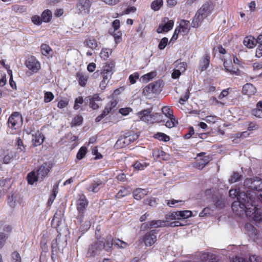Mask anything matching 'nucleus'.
I'll return each mask as SVG.
<instances>
[{"mask_svg": "<svg viewBox=\"0 0 262 262\" xmlns=\"http://www.w3.org/2000/svg\"><path fill=\"white\" fill-rule=\"evenodd\" d=\"M229 195L231 198H236L237 200L233 202L231 208L233 212L236 214L238 212L244 211L246 208V203L248 202V196L244 192H239L238 189H231L229 192Z\"/></svg>", "mask_w": 262, "mask_h": 262, "instance_id": "f257e3e1", "label": "nucleus"}, {"mask_svg": "<svg viewBox=\"0 0 262 262\" xmlns=\"http://www.w3.org/2000/svg\"><path fill=\"white\" fill-rule=\"evenodd\" d=\"M241 212L237 214L238 215H242L245 213L247 217L256 223L262 222V208L258 205L252 204H248V201L246 203V208Z\"/></svg>", "mask_w": 262, "mask_h": 262, "instance_id": "f03ea898", "label": "nucleus"}, {"mask_svg": "<svg viewBox=\"0 0 262 262\" xmlns=\"http://www.w3.org/2000/svg\"><path fill=\"white\" fill-rule=\"evenodd\" d=\"M89 202L84 194H81L77 201L76 209L78 212V219L80 223L83 222L85 210L88 205Z\"/></svg>", "mask_w": 262, "mask_h": 262, "instance_id": "7ed1b4c3", "label": "nucleus"}, {"mask_svg": "<svg viewBox=\"0 0 262 262\" xmlns=\"http://www.w3.org/2000/svg\"><path fill=\"white\" fill-rule=\"evenodd\" d=\"M23 119L21 114L18 112H13L8 120V126L12 129H16L21 125Z\"/></svg>", "mask_w": 262, "mask_h": 262, "instance_id": "20e7f679", "label": "nucleus"}, {"mask_svg": "<svg viewBox=\"0 0 262 262\" xmlns=\"http://www.w3.org/2000/svg\"><path fill=\"white\" fill-rule=\"evenodd\" d=\"M158 231L156 229L151 230L147 231L142 237L139 239L141 243H144L147 247L152 246L157 241V234Z\"/></svg>", "mask_w": 262, "mask_h": 262, "instance_id": "39448f33", "label": "nucleus"}, {"mask_svg": "<svg viewBox=\"0 0 262 262\" xmlns=\"http://www.w3.org/2000/svg\"><path fill=\"white\" fill-rule=\"evenodd\" d=\"M104 242L99 240L93 243L88 249L87 257H93L99 254L104 249Z\"/></svg>", "mask_w": 262, "mask_h": 262, "instance_id": "423d86ee", "label": "nucleus"}, {"mask_svg": "<svg viewBox=\"0 0 262 262\" xmlns=\"http://www.w3.org/2000/svg\"><path fill=\"white\" fill-rule=\"evenodd\" d=\"M53 166V163L49 161L44 162L38 168L36 173L38 177L41 179V180H43V179L48 176V173L52 168Z\"/></svg>", "mask_w": 262, "mask_h": 262, "instance_id": "0eeeda50", "label": "nucleus"}, {"mask_svg": "<svg viewBox=\"0 0 262 262\" xmlns=\"http://www.w3.org/2000/svg\"><path fill=\"white\" fill-rule=\"evenodd\" d=\"M245 185L249 189L260 191L262 190V179L259 178L247 179L245 181Z\"/></svg>", "mask_w": 262, "mask_h": 262, "instance_id": "6e6552de", "label": "nucleus"}, {"mask_svg": "<svg viewBox=\"0 0 262 262\" xmlns=\"http://www.w3.org/2000/svg\"><path fill=\"white\" fill-rule=\"evenodd\" d=\"M92 4V0H78L76 8L81 14H88Z\"/></svg>", "mask_w": 262, "mask_h": 262, "instance_id": "1a4fd4ad", "label": "nucleus"}, {"mask_svg": "<svg viewBox=\"0 0 262 262\" xmlns=\"http://www.w3.org/2000/svg\"><path fill=\"white\" fill-rule=\"evenodd\" d=\"M162 23L157 28V32L158 33L168 32L172 29L174 25V21L173 20H169V18L166 17L162 18Z\"/></svg>", "mask_w": 262, "mask_h": 262, "instance_id": "9d476101", "label": "nucleus"}, {"mask_svg": "<svg viewBox=\"0 0 262 262\" xmlns=\"http://www.w3.org/2000/svg\"><path fill=\"white\" fill-rule=\"evenodd\" d=\"M26 67L33 73H37L40 69V63L34 56L28 57L25 62Z\"/></svg>", "mask_w": 262, "mask_h": 262, "instance_id": "9b49d317", "label": "nucleus"}, {"mask_svg": "<svg viewBox=\"0 0 262 262\" xmlns=\"http://www.w3.org/2000/svg\"><path fill=\"white\" fill-rule=\"evenodd\" d=\"M214 7V4L212 2H207L198 10L197 12L204 18L207 17L212 12Z\"/></svg>", "mask_w": 262, "mask_h": 262, "instance_id": "f8f14e48", "label": "nucleus"}, {"mask_svg": "<svg viewBox=\"0 0 262 262\" xmlns=\"http://www.w3.org/2000/svg\"><path fill=\"white\" fill-rule=\"evenodd\" d=\"M84 101L86 103H89V107L91 108L93 110H96L99 108V105L97 102L101 101L102 99L100 98L99 94H95L92 96L86 97Z\"/></svg>", "mask_w": 262, "mask_h": 262, "instance_id": "ddd939ff", "label": "nucleus"}, {"mask_svg": "<svg viewBox=\"0 0 262 262\" xmlns=\"http://www.w3.org/2000/svg\"><path fill=\"white\" fill-rule=\"evenodd\" d=\"M139 137V135L135 133L134 132H130L127 133H126V135L121 139L118 140L117 143L119 142H121L123 143L124 146L126 145H128L132 142H134L135 140H136Z\"/></svg>", "mask_w": 262, "mask_h": 262, "instance_id": "4468645a", "label": "nucleus"}, {"mask_svg": "<svg viewBox=\"0 0 262 262\" xmlns=\"http://www.w3.org/2000/svg\"><path fill=\"white\" fill-rule=\"evenodd\" d=\"M106 182L100 179L94 180L91 184L88 187V190L90 192L97 193L101 188L105 185Z\"/></svg>", "mask_w": 262, "mask_h": 262, "instance_id": "2eb2a0df", "label": "nucleus"}, {"mask_svg": "<svg viewBox=\"0 0 262 262\" xmlns=\"http://www.w3.org/2000/svg\"><path fill=\"white\" fill-rule=\"evenodd\" d=\"M166 221L163 220H152L148 223H144L142 224V227H144L145 229L162 227L166 226Z\"/></svg>", "mask_w": 262, "mask_h": 262, "instance_id": "dca6fc26", "label": "nucleus"}, {"mask_svg": "<svg viewBox=\"0 0 262 262\" xmlns=\"http://www.w3.org/2000/svg\"><path fill=\"white\" fill-rule=\"evenodd\" d=\"M152 108L150 107L147 109H144L137 113V116L140 119L145 122L149 123V119H150L151 113Z\"/></svg>", "mask_w": 262, "mask_h": 262, "instance_id": "f3484780", "label": "nucleus"}, {"mask_svg": "<svg viewBox=\"0 0 262 262\" xmlns=\"http://www.w3.org/2000/svg\"><path fill=\"white\" fill-rule=\"evenodd\" d=\"M210 62V54L208 53H205L199 62V68L201 71L206 70L208 68Z\"/></svg>", "mask_w": 262, "mask_h": 262, "instance_id": "a211bd4d", "label": "nucleus"}, {"mask_svg": "<svg viewBox=\"0 0 262 262\" xmlns=\"http://www.w3.org/2000/svg\"><path fill=\"white\" fill-rule=\"evenodd\" d=\"M192 214V212L190 210L179 211L172 212L170 216L171 219H187L190 217Z\"/></svg>", "mask_w": 262, "mask_h": 262, "instance_id": "6ab92c4d", "label": "nucleus"}, {"mask_svg": "<svg viewBox=\"0 0 262 262\" xmlns=\"http://www.w3.org/2000/svg\"><path fill=\"white\" fill-rule=\"evenodd\" d=\"M168 156L165 152L158 148H155L152 150V156L155 159L159 160H167Z\"/></svg>", "mask_w": 262, "mask_h": 262, "instance_id": "aec40b11", "label": "nucleus"}, {"mask_svg": "<svg viewBox=\"0 0 262 262\" xmlns=\"http://www.w3.org/2000/svg\"><path fill=\"white\" fill-rule=\"evenodd\" d=\"M256 92V89L254 86L250 83L244 85L242 89V93L244 95H247L248 97L254 95Z\"/></svg>", "mask_w": 262, "mask_h": 262, "instance_id": "412c9836", "label": "nucleus"}, {"mask_svg": "<svg viewBox=\"0 0 262 262\" xmlns=\"http://www.w3.org/2000/svg\"><path fill=\"white\" fill-rule=\"evenodd\" d=\"M117 104L118 101L117 100H112L106 104L103 111L107 115L110 113H114L118 108Z\"/></svg>", "mask_w": 262, "mask_h": 262, "instance_id": "4be33fe9", "label": "nucleus"}, {"mask_svg": "<svg viewBox=\"0 0 262 262\" xmlns=\"http://www.w3.org/2000/svg\"><path fill=\"white\" fill-rule=\"evenodd\" d=\"M32 142L34 147H36L41 145L45 139L43 135L41 133L37 132L32 135Z\"/></svg>", "mask_w": 262, "mask_h": 262, "instance_id": "5701e85b", "label": "nucleus"}, {"mask_svg": "<svg viewBox=\"0 0 262 262\" xmlns=\"http://www.w3.org/2000/svg\"><path fill=\"white\" fill-rule=\"evenodd\" d=\"M249 262H262V258L256 255L249 257ZM232 262H248L245 258L239 256H235L233 258Z\"/></svg>", "mask_w": 262, "mask_h": 262, "instance_id": "b1692460", "label": "nucleus"}, {"mask_svg": "<svg viewBox=\"0 0 262 262\" xmlns=\"http://www.w3.org/2000/svg\"><path fill=\"white\" fill-rule=\"evenodd\" d=\"M40 51L41 54L47 58H52L53 54V51L52 48L46 43H42L40 46Z\"/></svg>", "mask_w": 262, "mask_h": 262, "instance_id": "393cba45", "label": "nucleus"}, {"mask_svg": "<svg viewBox=\"0 0 262 262\" xmlns=\"http://www.w3.org/2000/svg\"><path fill=\"white\" fill-rule=\"evenodd\" d=\"M76 76L79 84L82 87L85 86L89 79V76L87 74L79 72L76 73Z\"/></svg>", "mask_w": 262, "mask_h": 262, "instance_id": "a878e982", "label": "nucleus"}, {"mask_svg": "<svg viewBox=\"0 0 262 262\" xmlns=\"http://www.w3.org/2000/svg\"><path fill=\"white\" fill-rule=\"evenodd\" d=\"M243 43L248 48H253L256 45V38L252 35L247 36L244 39Z\"/></svg>", "mask_w": 262, "mask_h": 262, "instance_id": "bb28decb", "label": "nucleus"}, {"mask_svg": "<svg viewBox=\"0 0 262 262\" xmlns=\"http://www.w3.org/2000/svg\"><path fill=\"white\" fill-rule=\"evenodd\" d=\"M210 161V157L209 156H204L198 160L195 163V167L202 169Z\"/></svg>", "mask_w": 262, "mask_h": 262, "instance_id": "cd10ccee", "label": "nucleus"}, {"mask_svg": "<svg viewBox=\"0 0 262 262\" xmlns=\"http://www.w3.org/2000/svg\"><path fill=\"white\" fill-rule=\"evenodd\" d=\"M147 193V191L145 189L138 188L136 189L133 192V197L137 200H140L143 198Z\"/></svg>", "mask_w": 262, "mask_h": 262, "instance_id": "c85d7f7f", "label": "nucleus"}, {"mask_svg": "<svg viewBox=\"0 0 262 262\" xmlns=\"http://www.w3.org/2000/svg\"><path fill=\"white\" fill-rule=\"evenodd\" d=\"M84 43L85 46L92 49L95 50L98 47V41L93 37H89L86 38Z\"/></svg>", "mask_w": 262, "mask_h": 262, "instance_id": "c756f323", "label": "nucleus"}, {"mask_svg": "<svg viewBox=\"0 0 262 262\" xmlns=\"http://www.w3.org/2000/svg\"><path fill=\"white\" fill-rule=\"evenodd\" d=\"M58 185L59 184H56L53 186L52 193L49 197V199L48 201V206H51L54 200L55 199L57 194L58 193Z\"/></svg>", "mask_w": 262, "mask_h": 262, "instance_id": "7c9ffc66", "label": "nucleus"}, {"mask_svg": "<svg viewBox=\"0 0 262 262\" xmlns=\"http://www.w3.org/2000/svg\"><path fill=\"white\" fill-rule=\"evenodd\" d=\"M41 18L42 22L49 23L52 18V13L50 10H45L41 14Z\"/></svg>", "mask_w": 262, "mask_h": 262, "instance_id": "2f4dec72", "label": "nucleus"}, {"mask_svg": "<svg viewBox=\"0 0 262 262\" xmlns=\"http://www.w3.org/2000/svg\"><path fill=\"white\" fill-rule=\"evenodd\" d=\"M112 49L110 48H102L100 53V57L102 59L106 60L109 56L112 54Z\"/></svg>", "mask_w": 262, "mask_h": 262, "instance_id": "473e14b6", "label": "nucleus"}, {"mask_svg": "<svg viewBox=\"0 0 262 262\" xmlns=\"http://www.w3.org/2000/svg\"><path fill=\"white\" fill-rule=\"evenodd\" d=\"M224 66L225 69V71L227 72L230 73L232 75H241V71L238 68L235 67L233 65H231V66L229 67H226L225 64V62L224 63Z\"/></svg>", "mask_w": 262, "mask_h": 262, "instance_id": "72a5a7b5", "label": "nucleus"}, {"mask_svg": "<svg viewBox=\"0 0 262 262\" xmlns=\"http://www.w3.org/2000/svg\"><path fill=\"white\" fill-rule=\"evenodd\" d=\"M204 19V18L203 17H202L201 15L198 14V12H196L191 24V27L193 28L199 27L200 24Z\"/></svg>", "mask_w": 262, "mask_h": 262, "instance_id": "f704fd0d", "label": "nucleus"}, {"mask_svg": "<svg viewBox=\"0 0 262 262\" xmlns=\"http://www.w3.org/2000/svg\"><path fill=\"white\" fill-rule=\"evenodd\" d=\"M27 178L28 184L30 185L33 184L35 182L38 181V179H39L37 173H36L33 171L28 174Z\"/></svg>", "mask_w": 262, "mask_h": 262, "instance_id": "c9c22d12", "label": "nucleus"}, {"mask_svg": "<svg viewBox=\"0 0 262 262\" xmlns=\"http://www.w3.org/2000/svg\"><path fill=\"white\" fill-rule=\"evenodd\" d=\"M131 193L129 188L122 187L119 190L118 192L115 195L116 199H121L123 197L129 195Z\"/></svg>", "mask_w": 262, "mask_h": 262, "instance_id": "e433bc0d", "label": "nucleus"}, {"mask_svg": "<svg viewBox=\"0 0 262 262\" xmlns=\"http://www.w3.org/2000/svg\"><path fill=\"white\" fill-rule=\"evenodd\" d=\"M114 244V239L112 235H107L106 237V243H104V248L105 249V251L107 252L110 251Z\"/></svg>", "mask_w": 262, "mask_h": 262, "instance_id": "4c0bfd02", "label": "nucleus"}, {"mask_svg": "<svg viewBox=\"0 0 262 262\" xmlns=\"http://www.w3.org/2000/svg\"><path fill=\"white\" fill-rule=\"evenodd\" d=\"M148 165L149 163H147L145 162H141V161H137L133 164V167L136 170H144Z\"/></svg>", "mask_w": 262, "mask_h": 262, "instance_id": "58836bf2", "label": "nucleus"}, {"mask_svg": "<svg viewBox=\"0 0 262 262\" xmlns=\"http://www.w3.org/2000/svg\"><path fill=\"white\" fill-rule=\"evenodd\" d=\"M151 84L153 93L157 94L160 93L162 91V82L160 81H156L154 83H150Z\"/></svg>", "mask_w": 262, "mask_h": 262, "instance_id": "ea45409f", "label": "nucleus"}, {"mask_svg": "<svg viewBox=\"0 0 262 262\" xmlns=\"http://www.w3.org/2000/svg\"><path fill=\"white\" fill-rule=\"evenodd\" d=\"M163 5V0H155L151 3L150 7L151 9L155 11H157L160 10Z\"/></svg>", "mask_w": 262, "mask_h": 262, "instance_id": "a19ab883", "label": "nucleus"}, {"mask_svg": "<svg viewBox=\"0 0 262 262\" xmlns=\"http://www.w3.org/2000/svg\"><path fill=\"white\" fill-rule=\"evenodd\" d=\"M189 24V21L186 20H182L181 23L180 24V27L181 29L182 32L184 34H187L189 31V29L188 28Z\"/></svg>", "mask_w": 262, "mask_h": 262, "instance_id": "79ce46f5", "label": "nucleus"}, {"mask_svg": "<svg viewBox=\"0 0 262 262\" xmlns=\"http://www.w3.org/2000/svg\"><path fill=\"white\" fill-rule=\"evenodd\" d=\"M154 137L160 141L164 142L169 141L170 137L164 133L158 132L154 135Z\"/></svg>", "mask_w": 262, "mask_h": 262, "instance_id": "37998d69", "label": "nucleus"}, {"mask_svg": "<svg viewBox=\"0 0 262 262\" xmlns=\"http://www.w3.org/2000/svg\"><path fill=\"white\" fill-rule=\"evenodd\" d=\"M150 119H149V123H154L155 122H161L162 120V116L159 113H151Z\"/></svg>", "mask_w": 262, "mask_h": 262, "instance_id": "c03bdc74", "label": "nucleus"}, {"mask_svg": "<svg viewBox=\"0 0 262 262\" xmlns=\"http://www.w3.org/2000/svg\"><path fill=\"white\" fill-rule=\"evenodd\" d=\"M245 228L249 235H256V229L252 224L250 223L246 224Z\"/></svg>", "mask_w": 262, "mask_h": 262, "instance_id": "a18cd8bd", "label": "nucleus"}, {"mask_svg": "<svg viewBox=\"0 0 262 262\" xmlns=\"http://www.w3.org/2000/svg\"><path fill=\"white\" fill-rule=\"evenodd\" d=\"M175 67L177 70H179L181 73H183L186 70L187 64L184 62H179L177 60L175 62Z\"/></svg>", "mask_w": 262, "mask_h": 262, "instance_id": "49530a36", "label": "nucleus"}, {"mask_svg": "<svg viewBox=\"0 0 262 262\" xmlns=\"http://www.w3.org/2000/svg\"><path fill=\"white\" fill-rule=\"evenodd\" d=\"M158 201L159 200L157 198L150 197L149 198H147L144 201V204L151 207H155L158 204Z\"/></svg>", "mask_w": 262, "mask_h": 262, "instance_id": "de8ad7c7", "label": "nucleus"}, {"mask_svg": "<svg viewBox=\"0 0 262 262\" xmlns=\"http://www.w3.org/2000/svg\"><path fill=\"white\" fill-rule=\"evenodd\" d=\"M114 68H115V62L114 61L107 62L105 64L102 72H104L105 73H108V74H112V71Z\"/></svg>", "mask_w": 262, "mask_h": 262, "instance_id": "09e8293b", "label": "nucleus"}, {"mask_svg": "<svg viewBox=\"0 0 262 262\" xmlns=\"http://www.w3.org/2000/svg\"><path fill=\"white\" fill-rule=\"evenodd\" d=\"M87 152L88 149L85 146L81 147L77 154V159L79 160L82 159L85 156Z\"/></svg>", "mask_w": 262, "mask_h": 262, "instance_id": "8fccbe9b", "label": "nucleus"}, {"mask_svg": "<svg viewBox=\"0 0 262 262\" xmlns=\"http://www.w3.org/2000/svg\"><path fill=\"white\" fill-rule=\"evenodd\" d=\"M12 9L16 13H23L27 11V8L26 6L17 4L13 5Z\"/></svg>", "mask_w": 262, "mask_h": 262, "instance_id": "3c124183", "label": "nucleus"}, {"mask_svg": "<svg viewBox=\"0 0 262 262\" xmlns=\"http://www.w3.org/2000/svg\"><path fill=\"white\" fill-rule=\"evenodd\" d=\"M162 112L163 114L165 115L167 118L173 117L172 110L167 106H165L162 107Z\"/></svg>", "mask_w": 262, "mask_h": 262, "instance_id": "603ef678", "label": "nucleus"}, {"mask_svg": "<svg viewBox=\"0 0 262 262\" xmlns=\"http://www.w3.org/2000/svg\"><path fill=\"white\" fill-rule=\"evenodd\" d=\"M168 120L165 122V126L168 128H172L174 127L177 124L178 121L176 120L174 116L168 118Z\"/></svg>", "mask_w": 262, "mask_h": 262, "instance_id": "864d4df0", "label": "nucleus"}, {"mask_svg": "<svg viewBox=\"0 0 262 262\" xmlns=\"http://www.w3.org/2000/svg\"><path fill=\"white\" fill-rule=\"evenodd\" d=\"M83 102H84V100H83L82 97L80 96V97H78V98H76L74 101V105L73 106V108L75 110H78L80 108V105L83 104Z\"/></svg>", "mask_w": 262, "mask_h": 262, "instance_id": "5fc2aeb1", "label": "nucleus"}, {"mask_svg": "<svg viewBox=\"0 0 262 262\" xmlns=\"http://www.w3.org/2000/svg\"><path fill=\"white\" fill-rule=\"evenodd\" d=\"M83 118L80 115H77L72 120V124L74 126H79L82 124Z\"/></svg>", "mask_w": 262, "mask_h": 262, "instance_id": "6e6d98bb", "label": "nucleus"}, {"mask_svg": "<svg viewBox=\"0 0 262 262\" xmlns=\"http://www.w3.org/2000/svg\"><path fill=\"white\" fill-rule=\"evenodd\" d=\"M114 245L120 248H125L128 246L127 243L118 238L116 239L115 241L114 242Z\"/></svg>", "mask_w": 262, "mask_h": 262, "instance_id": "4d7b16f0", "label": "nucleus"}, {"mask_svg": "<svg viewBox=\"0 0 262 262\" xmlns=\"http://www.w3.org/2000/svg\"><path fill=\"white\" fill-rule=\"evenodd\" d=\"M151 88V84L150 83L147 85L143 90V94L145 96H148L151 94H154Z\"/></svg>", "mask_w": 262, "mask_h": 262, "instance_id": "13d9d810", "label": "nucleus"}, {"mask_svg": "<svg viewBox=\"0 0 262 262\" xmlns=\"http://www.w3.org/2000/svg\"><path fill=\"white\" fill-rule=\"evenodd\" d=\"M168 41V39L167 37H165L162 38L161 39V40L158 45V48L160 50H162L164 49L165 48L167 45Z\"/></svg>", "mask_w": 262, "mask_h": 262, "instance_id": "bf43d9fd", "label": "nucleus"}, {"mask_svg": "<svg viewBox=\"0 0 262 262\" xmlns=\"http://www.w3.org/2000/svg\"><path fill=\"white\" fill-rule=\"evenodd\" d=\"M242 176L237 172H234L231 176L230 182L232 183H235L239 181L241 179Z\"/></svg>", "mask_w": 262, "mask_h": 262, "instance_id": "052dcab7", "label": "nucleus"}, {"mask_svg": "<svg viewBox=\"0 0 262 262\" xmlns=\"http://www.w3.org/2000/svg\"><path fill=\"white\" fill-rule=\"evenodd\" d=\"M31 20L34 25L37 26L40 25L42 23L41 16L40 17L37 15H33L31 17Z\"/></svg>", "mask_w": 262, "mask_h": 262, "instance_id": "680f3d73", "label": "nucleus"}, {"mask_svg": "<svg viewBox=\"0 0 262 262\" xmlns=\"http://www.w3.org/2000/svg\"><path fill=\"white\" fill-rule=\"evenodd\" d=\"M54 98V96L52 92H47L45 93L44 101L46 103L50 102L53 100Z\"/></svg>", "mask_w": 262, "mask_h": 262, "instance_id": "e2e57ef3", "label": "nucleus"}, {"mask_svg": "<svg viewBox=\"0 0 262 262\" xmlns=\"http://www.w3.org/2000/svg\"><path fill=\"white\" fill-rule=\"evenodd\" d=\"M13 262H21V258L19 253L17 251H14L11 254Z\"/></svg>", "mask_w": 262, "mask_h": 262, "instance_id": "0e129e2a", "label": "nucleus"}, {"mask_svg": "<svg viewBox=\"0 0 262 262\" xmlns=\"http://www.w3.org/2000/svg\"><path fill=\"white\" fill-rule=\"evenodd\" d=\"M8 236L3 232H0V249H2L6 243Z\"/></svg>", "mask_w": 262, "mask_h": 262, "instance_id": "69168bd1", "label": "nucleus"}, {"mask_svg": "<svg viewBox=\"0 0 262 262\" xmlns=\"http://www.w3.org/2000/svg\"><path fill=\"white\" fill-rule=\"evenodd\" d=\"M252 114L256 117L262 118V109L255 108L252 110Z\"/></svg>", "mask_w": 262, "mask_h": 262, "instance_id": "338daca9", "label": "nucleus"}, {"mask_svg": "<svg viewBox=\"0 0 262 262\" xmlns=\"http://www.w3.org/2000/svg\"><path fill=\"white\" fill-rule=\"evenodd\" d=\"M204 120L208 123H214L217 121L218 118L214 115H209L206 116Z\"/></svg>", "mask_w": 262, "mask_h": 262, "instance_id": "774afa93", "label": "nucleus"}]
</instances>
